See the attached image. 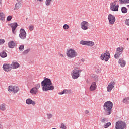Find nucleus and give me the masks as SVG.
Segmentation results:
<instances>
[{
	"instance_id": "obj_2",
	"label": "nucleus",
	"mask_w": 129,
	"mask_h": 129,
	"mask_svg": "<svg viewBox=\"0 0 129 129\" xmlns=\"http://www.w3.org/2000/svg\"><path fill=\"white\" fill-rule=\"evenodd\" d=\"M113 106V104L110 101H108L104 104V109L107 115H109V114H111V109H112Z\"/></svg>"
},
{
	"instance_id": "obj_48",
	"label": "nucleus",
	"mask_w": 129,
	"mask_h": 129,
	"mask_svg": "<svg viewBox=\"0 0 129 129\" xmlns=\"http://www.w3.org/2000/svg\"><path fill=\"white\" fill-rule=\"evenodd\" d=\"M60 57H64V55L61 54H60Z\"/></svg>"
},
{
	"instance_id": "obj_17",
	"label": "nucleus",
	"mask_w": 129,
	"mask_h": 129,
	"mask_svg": "<svg viewBox=\"0 0 129 129\" xmlns=\"http://www.w3.org/2000/svg\"><path fill=\"white\" fill-rule=\"evenodd\" d=\"M17 27H18V24H17V23H12L11 24L12 32L14 34H16V29H17Z\"/></svg>"
},
{
	"instance_id": "obj_40",
	"label": "nucleus",
	"mask_w": 129,
	"mask_h": 129,
	"mask_svg": "<svg viewBox=\"0 0 129 129\" xmlns=\"http://www.w3.org/2000/svg\"><path fill=\"white\" fill-rule=\"evenodd\" d=\"M30 49H27L23 52V54H28V53H29V52H30Z\"/></svg>"
},
{
	"instance_id": "obj_25",
	"label": "nucleus",
	"mask_w": 129,
	"mask_h": 129,
	"mask_svg": "<svg viewBox=\"0 0 129 129\" xmlns=\"http://www.w3.org/2000/svg\"><path fill=\"white\" fill-rule=\"evenodd\" d=\"M5 14H4V13L0 11V20L1 21H2L3 22H4L5 21Z\"/></svg>"
},
{
	"instance_id": "obj_16",
	"label": "nucleus",
	"mask_w": 129,
	"mask_h": 129,
	"mask_svg": "<svg viewBox=\"0 0 129 129\" xmlns=\"http://www.w3.org/2000/svg\"><path fill=\"white\" fill-rule=\"evenodd\" d=\"M96 87H97V86L96 85V82H93L90 87V91H94V90L96 89Z\"/></svg>"
},
{
	"instance_id": "obj_10",
	"label": "nucleus",
	"mask_w": 129,
	"mask_h": 129,
	"mask_svg": "<svg viewBox=\"0 0 129 129\" xmlns=\"http://www.w3.org/2000/svg\"><path fill=\"white\" fill-rule=\"evenodd\" d=\"M80 44L84 46H89L90 47H93L94 46V42L90 41L81 40L80 42Z\"/></svg>"
},
{
	"instance_id": "obj_30",
	"label": "nucleus",
	"mask_w": 129,
	"mask_h": 129,
	"mask_svg": "<svg viewBox=\"0 0 129 129\" xmlns=\"http://www.w3.org/2000/svg\"><path fill=\"white\" fill-rule=\"evenodd\" d=\"M121 4H128L129 0H119Z\"/></svg>"
},
{
	"instance_id": "obj_23",
	"label": "nucleus",
	"mask_w": 129,
	"mask_h": 129,
	"mask_svg": "<svg viewBox=\"0 0 129 129\" xmlns=\"http://www.w3.org/2000/svg\"><path fill=\"white\" fill-rule=\"evenodd\" d=\"M124 50V47L122 46L119 47L117 48L116 51L121 54H122V52H123Z\"/></svg>"
},
{
	"instance_id": "obj_9",
	"label": "nucleus",
	"mask_w": 129,
	"mask_h": 129,
	"mask_svg": "<svg viewBox=\"0 0 129 129\" xmlns=\"http://www.w3.org/2000/svg\"><path fill=\"white\" fill-rule=\"evenodd\" d=\"M125 127H126V125L124 122L118 121L116 123V129H123L125 128Z\"/></svg>"
},
{
	"instance_id": "obj_8",
	"label": "nucleus",
	"mask_w": 129,
	"mask_h": 129,
	"mask_svg": "<svg viewBox=\"0 0 129 129\" xmlns=\"http://www.w3.org/2000/svg\"><path fill=\"white\" fill-rule=\"evenodd\" d=\"M19 90L17 86H9L8 87V91L12 93H17Z\"/></svg>"
},
{
	"instance_id": "obj_12",
	"label": "nucleus",
	"mask_w": 129,
	"mask_h": 129,
	"mask_svg": "<svg viewBox=\"0 0 129 129\" xmlns=\"http://www.w3.org/2000/svg\"><path fill=\"white\" fill-rule=\"evenodd\" d=\"M108 19L110 25H113L115 23V17L112 14H109L108 16Z\"/></svg>"
},
{
	"instance_id": "obj_7",
	"label": "nucleus",
	"mask_w": 129,
	"mask_h": 129,
	"mask_svg": "<svg viewBox=\"0 0 129 129\" xmlns=\"http://www.w3.org/2000/svg\"><path fill=\"white\" fill-rule=\"evenodd\" d=\"M81 29L83 31H86L89 29V23L87 21H82L80 24Z\"/></svg>"
},
{
	"instance_id": "obj_44",
	"label": "nucleus",
	"mask_w": 129,
	"mask_h": 129,
	"mask_svg": "<svg viewBox=\"0 0 129 129\" xmlns=\"http://www.w3.org/2000/svg\"><path fill=\"white\" fill-rule=\"evenodd\" d=\"M4 43H5V40L4 39H0V44H4Z\"/></svg>"
},
{
	"instance_id": "obj_13",
	"label": "nucleus",
	"mask_w": 129,
	"mask_h": 129,
	"mask_svg": "<svg viewBox=\"0 0 129 129\" xmlns=\"http://www.w3.org/2000/svg\"><path fill=\"white\" fill-rule=\"evenodd\" d=\"M114 86H115V82L112 81L107 86V91H108V92H110V91L114 88Z\"/></svg>"
},
{
	"instance_id": "obj_32",
	"label": "nucleus",
	"mask_w": 129,
	"mask_h": 129,
	"mask_svg": "<svg viewBox=\"0 0 129 129\" xmlns=\"http://www.w3.org/2000/svg\"><path fill=\"white\" fill-rule=\"evenodd\" d=\"M51 3H52V0H46L45 5L46 6H50Z\"/></svg>"
},
{
	"instance_id": "obj_33",
	"label": "nucleus",
	"mask_w": 129,
	"mask_h": 129,
	"mask_svg": "<svg viewBox=\"0 0 129 129\" xmlns=\"http://www.w3.org/2000/svg\"><path fill=\"white\" fill-rule=\"evenodd\" d=\"M64 93L66 94H70L71 93V90H63Z\"/></svg>"
},
{
	"instance_id": "obj_19",
	"label": "nucleus",
	"mask_w": 129,
	"mask_h": 129,
	"mask_svg": "<svg viewBox=\"0 0 129 129\" xmlns=\"http://www.w3.org/2000/svg\"><path fill=\"white\" fill-rule=\"evenodd\" d=\"M26 103L27 104L30 105L32 104V105H35L36 104V102L32 100L31 99H28L26 100Z\"/></svg>"
},
{
	"instance_id": "obj_4",
	"label": "nucleus",
	"mask_w": 129,
	"mask_h": 129,
	"mask_svg": "<svg viewBox=\"0 0 129 129\" xmlns=\"http://www.w3.org/2000/svg\"><path fill=\"white\" fill-rule=\"evenodd\" d=\"M67 55L69 58H71L73 59V58H75V57H77V52L75 51V50L70 48L67 50Z\"/></svg>"
},
{
	"instance_id": "obj_45",
	"label": "nucleus",
	"mask_w": 129,
	"mask_h": 129,
	"mask_svg": "<svg viewBox=\"0 0 129 129\" xmlns=\"http://www.w3.org/2000/svg\"><path fill=\"white\" fill-rule=\"evenodd\" d=\"M125 23L127 25L129 26V19L126 20Z\"/></svg>"
},
{
	"instance_id": "obj_18",
	"label": "nucleus",
	"mask_w": 129,
	"mask_h": 129,
	"mask_svg": "<svg viewBox=\"0 0 129 129\" xmlns=\"http://www.w3.org/2000/svg\"><path fill=\"white\" fill-rule=\"evenodd\" d=\"M118 63L121 66V67H124L126 65V62L125 60L123 59H119L118 61Z\"/></svg>"
},
{
	"instance_id": "obj_27",
	"label": "nucleus",
	"mask_w": 129,
	"mask_h": 129,
	"mask_svg": "<svg viewBox=\"0 0 129 129\" xmlns=\"http://www.w3.org/2000/svg\"><path fill=\"white\" fill-rule=\"evenodd\" d=\"M127 8H126L125 7H123L121 8V12L123 14H126L127 13Z\"/></svg>"
},
{
	"instance_id": "obj_46",
	"label": "nucleus",
	"mask_w": 129,
	"mask_h": 129,
	"mask_svg": "<svg viewBox=\"0 0 129 129\" xmlns=\"http://www.w3.org/2000/svg\"><path fill=\"white\" fill-rule=\"evenodd\" d=\"M64 91H62V92H60L58 93V94L59 95H62V94H64Z\"/></svg>"
},
{
	"instance_id": "obj_39",
	"label": "nucleus",
	"mask_w": 129,
	"mask_h": 129,
	"mask_svg": "<svg viewBox=\"0 0 129 129\" xmlns=\"http://www.w3.org/2000/svg\"><path fill=\"white\" fill-rule=\"evenodd\" d=\"M40 87H41V85L40 84H37L34 88H35L38 90Z\"/></svg>"
},
{
	"instance_id": "obj_15",
	"label": "nucleus",
	"mask_w": 129,
	"mask_h": 129,
	"mask_svg": "<svg viewBox=\"0 0 129 129\" xmlns=\"http://www.w3.org/2000/svg\"><path fill=\"white\" fill-rule=\"evenodd\" d=\"M20 67V64L17 62L13 61L11 63V69H17Z\"/></svg>"
},
{
	"instance_id": "obj_47",
	"label": "nucleus",
	"mask_w": 129,
	"mask_h": 129,
	"mask_svg": "<svg viewBox=\"0 0 129 129\" xmlns=\"http://www.w3.org/2000/svg\"><path fill=\"white\" fill-rule=\"evenodd\" d=\"M0 128L1 129L3 128V125H1V123H0Z\"/></svg>"
},
{
	"instance_id": "obj_35",
	"label": "nucleus",
	"mask_w": 129,
	"mask_h": 129,
	"mask_svg": "<svg viewBox=\"0 0 129 129\" xmlns=\"http://www.w3.org/2000/svg\"><path fill=\"white\" fill-rule=\"evenodd\" d=\"M102 123H106L107 122V119H106L105 118H103L101 120Z\"/></svg>"
},
{
	"instance_id": "obj_29",
	"label": "nucleus",
	"mask_w": 129,
	"mask_h": 129,
	"mask_svg": "<svg viewBox=\"0 0 129 129\" xmlns=\"http://www.w3.org/2000/svg\"><path fill=\"white\" fill-rule=\"evenodd\" d=\"M0 56L2 58H6V57L7 56V53L3 51L1 53Z\"/></svg>"
},
{
	"instance_id": "obj_6",
	"label": "nucleus",
	"mask_w": 129,
	"mask_h": 129,
	"mask_svg": "<svg viewBox=\"0 0 129 129\" xmlns=\"http://www.w3.org/2000/svg\"><path fill=\"white\" fill-rule=\"evenodd\" d=\"M100 58L101 60L102 61L107 62L110 58V53H109V51L107 50L105 52L102 53Z\"/></svg>"
},
{
	"instance_id": "obj_42",
	"label": "nucleus",
	"mask_w": 129,
	"mask_h": 129,
	"mask_svg": "<svg viewBox=\"0 0 129 129\" xmlns=\"http://www.w3.org/2000/svg\"><path fill=\"white\" fill-rule=\"evenodd\" d=\"M12 20V16H8L7 18V21H11Z\"/></svg>"
},
{
	"instance_id": "obj_22",
	"label": "nucleus",
	"mask_w": 129,
	"mask_h": 129,
	"mask_svg": "<svg viewBox=\"0 0 129 129\" xmlns=\"http://www.w3.org/2000/svg\"><path fill=\"white\" fill-rule=\"evenodd\" d=\"M8 46L9 48H13L15 47V46H16V43H15L14 41H12L8 43Z\"/></svg>"
},
{
	"instance_id": "obj_31",
	"label": "nucleus",
	"mask_w": 129,
	"mask_h": 129,
	"mask_svg": "<svg viewBox=\"0 0 129 129\" xmlns=\"http://www.w3.org/2000/svg\"><path fill=\"white\" fill-rule=\"evenodd\" d=\"M110 125H111V123L108 122L104 125V128H107L108 127L110 126Z\"/></svg>"
},
{
	"instance_id": "obj_20",
	"label": "nucleus",
	"mask_w": 129,
	"mask_h": 129,
	"mask_svg": "<svg viewBox=\"0 0 129 129\" xmlns=\"http://www.w3.org/2000/svg\"><path fill=\"white\" fill-rule=\"evenodd\" d=\"M38 91H39L35 87H33L31 89L30 92L31 93V94H37Z\"/></svg>"
},
{
	"instance_id": "obj_49",
	"label": "nucleus",
	"mask_w": 129,
	"mask_h": 129,
	"mask_svg": "<svg viewBox=\"0 0 129 129\" xmlns=\"http://www.w3.org/2000/svg\"><path fill=\"white\" fill-rule=\"evenodd\" d=\"M2 0H0V6H1V5H2Z\"/></svg>"
},
{
	"instance_id": "obj_24",
	"label": "nucleus",
	"mask_w": 129,
	"mask_h": 129,
	"mask_svg": "<svg viewBox=\"0 0 129 129\" xmlns=\"http://www.w3.org/2000/svg\"><path fill=\"white\" fill-rule=\"evenodd\" d=\"M21 7H22V4H21L20 2H18L16 3L15 5V10H19V9H20V8H21Z\"/></svg>"
},
{
	"instance_id": "obj_38",
	"label": "nucleus",
	"mask_w": 129,
	"mask_h": 129,
	"mask_svg": "<svg viewBox=\"0 0 129 129\" xmlns=\"http://www.w3.org/2000/svg\"><path fill=\"white\" fill-rule=\"evenodd\" d=\"M47 115V118H48V119H50V118H52V116H53V115L50 113H48Z\"/></svg>"
},
{
	"instance_id": "obj_3",
	"label": "nucleus",
	"mask_w": 129,
	"mask_h": 129,
	"mask_svg": "<svg viewBox=\"0 0 129 129\" xmlns=\"http://www.w3.org/2000/svg\"><path fill=\"white\" fill-rule=\"evenodd\" d=\"M119 4L116 0L113 1L110 4V10L113 12H118Z\"/></svg>"
},
{
	"instance_id": "obj_37",
	"label": "nucleus",
	"mask_w": 129,
	"mask_h": 129,
	"mask_svg": "<svg viewBox=\"0 0 129 129\" xmlns=\"http://www.w3.org/2000/svg\"><path fill=\"white\" fill-rule=\"evenodd\" d=\"M29 30H30L31 31H33L34 30V26H33V25L29 26Z\"/></svg>"
},
{
	"instance_id": "obj_21",
	"label": "nucleus",
	"mask_w": 129,
	"mask_h": 129,
	"mask_svg": "<svg viewBox=\"0 0 129 129\" xmlns=\"http://www.w3.org/2000/svg\"><path fill=\"white\" fill-rule=\"evenodd\" d=\"M7 109V107L6 106V104H2L0 105V110L2 111H5Z\"/></svg>"
},
{
	"instance_id": "obj_50",
	"label": "nucleus",
	"mask_w": 129,
	"mask_h": 129,
	"mask_svg": "<svg viewBox=\"0 0 129 129\" xmlns=\"http://www.w3.org/2000/svg\"><path fill=\"white\" fill-rule=\"evenodd\" d=\"M17 1H21V0H17Z\"/></svg>"
},
{
	"instance_id": "obj_43",
	"label": "nucleus",
	"mask_w": 129,
	"mask_h": 129,
	"mask_svg": "<svg viewBox=\"0 0 129 129\" xmlns=\"http://www.w3.org/2000/svg\"><path fill=\"white\" fill-rule=\"evenodd\" d=\"M84 113L86 115L87 114H89V111L87 110H85Z\"/></svg>"
},
{
	"instance_id": "obj_28",
	"label": "nucleus",
	"mask_w": 129,
	"mask_h": 129,
	"mask_svg": "<svg viewBox=\"0 0 129 129\" xmlns=\"http://www.w3.org/2000/svg\"><path fill=\"white\" fill-rule=\"evenodd\" d=\"M123 103L127 104L129 103V97L125 98L123 99Z\"/></svg>"
},
{
	"instance_id": "obj_5",
	"label": "nucleus",
	"mask_w": 129,
	"mask_h": 129,
	"mask_svg": "<svg viewBox=\"0 0 129 129\" xmlns=\"http://www.w3.org/2000/svg\"><path fill=\"white\" fill-rule=\"evenodd\" d=\"M81 73V70H79L77 69H74L71 72V76L73 79H77Z\"/></svg>"
},
{
	"instance_id": "obj_26",
	"label": "nucleus",
	"mask_w": 129,
	"mask_h": 129,
	"mask_svg": "<svg viewBox=\"0 0 129 129\" xmlns=\"http://www.w3.org/2000/svg\"><path fill=\"white\" fill-rule=\"evenodd\" d=\"M122 53H120V52H118V51H116L115 54L114 55V58L115 59H118L119 57H120Z\"/></svg>"
},
{
	"instance_id": "obj_1",
	"label": "nucleus",
	"mask_w": 129,
	"mask_h": 129,
	"mask_svg": "<svg viewBox=\"0 0 129 129\" xmlns=\"http://www.w3.org/2000/svg\"><path fill=\"white\" fill-rule=\"evenodd\" d=\"M43 91H48V90H53L54 89V86H52V81L51 80L45 78L41 83Z\"/></svg>"
},
{
	"instance_id": "obj_34",
	"label": "nucleus",
	"mask_w": 129,
	"mask_h": 129,
	"mask_svg": "<svg viewBox=\"0 0 129 129\" xmlns=\"http://www.w3.org/2000/svg\"><path fill=\"white\" fill-rule=\"evenodd\" d=\"M63 28L64 30H68V29H69V25H68V24H64L63 26Z\"/></svg>"
},
{
	"instance_id": "obj_36",
	"label": "nucleus",
	"mask_w": 129,
	"mask_h": 129,
	"mask_svg": "<svg viewBox=\"0 0 129 129\" xmlns=\"http://www.w3.org/2000/svg\"><path fill=\"white\" fill-rule=\"evenodd\" d=\"M19 50L20 51H24V45H22L19 47Z\"/></svg>"
},
{
	"instance_id": "obj_14",
	"label": "nucleus",
	"mask_w": 129,
	"mask_h": 129,
	"mask_svg": "<svg viewBox=\"0 0 129 129\" xmlns=\"http://www.w3.org/2000/svg\"><path fill=\"white\" fill-rule=\"evenodd\" d=\"M3 69L4 71H6L7 72H9L12 70V67H11V64H5L3 66Z\"/></svg>"
},
{
	"instance_id": "obj_11",
	"label": "nucleus",
	"mask_w": 129,
	"mask_h": 129,
	"mask_svg": "<svg viewBox=\"0 0 129 129\" xmlns=\"http://www.w3.org/2000/svg\"><path fill=\"white\" fill-rule=\"evenodd\" d=\"M27 37V33H26V31L24 30V29L22 28L20 30L19 37L22 40H25Z\"/></svg>"
},
{
	"instance_id": "obj_41",
	"label": "nucleus",
	"mask_w": 129,
	"mask_h": 129,
	"mask_svg": "<svg viewBox=\"0 0 129 129\" xmlns=\"http://www.w3.org/2000/svg\"><path fill=\"white\" fill-rule=\"evenodd\" d=\"M60 128L66 129V126H65V124H64V123H62L61 124Z\"/></svg>"
}]
</instances>
